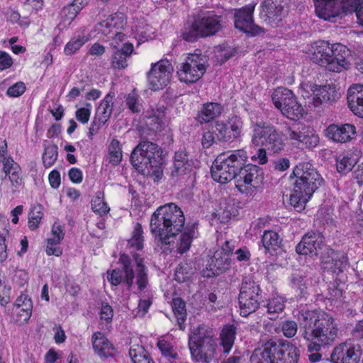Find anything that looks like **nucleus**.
Masks as SVG:
<instances>
[{"mask_svg":"<svg viewBox=\"0 0 363 363\" xmlns=\"http://www.w3.org/2000/svg\"><path fill=\"white\" fill-rule=\"evenodd\" d=\"M185 218L183 211L175 203H169L160 206L153 213L150 219V231L162 243L168 245L169 238L181 232L177 242V250L181 254L187 252L193 240L196 238L197 223H189L184 228Z\"/></svg>","mask_w":363,"mask_h":363,"instance_id":"1","label":"nucleus"},{"mask_svg":"<svg viewBox=\"0 0 363 363\" xmlns=\"http://www.w3.org/2000/svg\"><path fill=\"white\" fill-rule=\"evenodd\" d=\"M298 320L301 336L308 342L310 352L320 351L337 337V324L330 313L316 309L302 311L298 312Z\"/></svg>","mask_w":363,"mask_h":363,"instance_id":"2","label":"nucleus"},{"mask_svg":"<svg viewBox=\"0 0 363 363\" xmlns=\"http://www.w3.org/2000/svg\"><path fill=\"white\" fill-rule=\"evenodd\" d=\"M118 267L108 270L107 280L112 286L122 285L131 291L135 284L139 291L147 288L149 284L148 269L144 264V259L135 253L131 258L123 253L120 255Z\"/></svg>","mask_w":363,"mask_h":363,"instance_id":"3","label":"nucleus"},{"mask_svg":"<svg viewBox=\"0 0 363 363\" xmlns=\"http://www.w3.org/2000/svg\"><path fill=\"white\" fill-rule=\"evenodd\" d=\"M292 177L295 178V181L290 203L297 211H301L313 193L323 184L324 179L308 162L297 164L290 175V178Z\"/></svg>","mask_w":363,"mask_h":363,"instance_id":"4","label":"nucleus"},{"mask_svg":"<svg viewBox=\"0 0 363 363\" xmlns=\"http://www.w3.org/2000/svg\"><path fill=\"white\" fill-rule=\"evenodd\" d=\"M130 161L133 167L143 176L155 182L163 176L162 150L157 144L141 141L132 151Z\"/></svg>","mask_w":363,"mask_h":363,"instance_id":"5","label":"nucleus"},{"mask_svg":"<svg viewBox=\"0 0 363 363\" xmlns=\"http://www.w3.org/2000/svg\"><path fill=\"white\" fill-rule=\"evenodd\" d=\"M300 350L286 340H268L260 348L253 351L251 363H298Z\"/></svg>","mask_w":363,"mask_h":363,"instance_id":"6","label":"nucleus"},{"mask_svg":"<svg viewBox=\"0 0 363 363\" xmlns=\"http://www.w3.org/2000/svg\"><path fill=\"white\" fill-rule=\"evenodd\" d=\"M348 52L347 47L340 43L330 44L328 41L320 40L311 45V59L328 71L340 72L349 67L346 59Z\"/></svg>","mask_w":363,"mask_h":363,"instance_id":"7","label":"nucleus"},{"mask_svg":"<svg viewBox=\"0 0 363 363\" xmlns=\"http://www.w3.org/2000/svg\"><path fill=\"white\" fill-rule=\"evenodd\" d=\"M188 347L192 361L210 363L217 358L218 347L213 332L207 326L199 325L191 330L189 335Z\"/></svg>","mask_w":363,"mask_h":363,"instance_id":"8","label":"nucleus"},{"mask_svg":"<svg viewBox=\"0 0 363 363\" xmlns=\"http://www.w3.org/2000/svg\"><path fill=\"white\" fill-rule=\"evenodd\" d=\"M242 120L236 115L228 117L225 121H216L203 130L201 138L202 147H211L213 144L232 143L239 138L242 129Z\"/></svg>","mask_w":363,"mask_h":363,"instance_id":"9","label":"nucleus"},{"mask_svg":"<svg viewBox=\"0 0 363 363\" xmlns=\"http://www.w3.org/2000/svg\"><path fill=\"white\" fill-rule=\"evenodd\" d=\"M223 16L213 11H201L194 17L191 24L185 26L181 32L182 38L189 43L211 36L221 30Z\"/></svg>","mask_w":363,"mask_h":363,"instance_id":"10","label":"nucleus"},{"mask_svg":"<svg viewBox=\"0 0 363 363\" xmlns=\"http://www.w3.org/2000/svg\"><path fill=\"white\" fill-rule=\"evenodd\" d=\"M315 13L319 18L327 21L347 13L356 12L363 26V4L362 0H313Z\"/></svg>","mask_w":363,"mask_h":363,"instance_id":"11","label":"nucleus"},{"mask_svg":"<svg viewBox=\"0 0 363 363\" xmlns=\"http://www.w3.org/2000/svg\"><path fill=\"white\" fill-rule=\"evenodd\" d=\"M251 142L255 146L264 147L272 154L280 153L286 146L281 133L267 122L256 123L253 125Z\"/></svg>","mask_w":363,"mask_h":363,"instance_id":"12","label":"nucleus"},{"mask_svg":"<svg viewBox=\"0 0 363 363\" xmlns=\"http://www.w3.org/2000/svg\"><path fill=\"white\" fill-rule=\"evenodd\" d=\"M208 66V57L200 53L189 54L185 61L180 65L177 74L181 82L194 83L206 72Z\"/></svg>","mask_w":363,"mask_h":363,"instance_id":"13","label":"nucleus"},{"mask_svg":"<svg viewBox=\"0 0 363 363\" xmlns=\"http://www.w3.org/2000/svg\"><path fill=\"white\" fill-rule=\"evenodd\" d=\"M272 99L275 107L286 118L297 120L302 117L303 108L290 89L277 88L272 94Z\"/></svg>","mask_w":363,"mask_h":363,"instance_id":"14","label":"nucleus"},{"mask_svg":"<svg viewBox=\"0 0 363 363\" xmlns=\"http://www.w3.org/2000/svg\"><path fill=\"white\" fill-rule=\"evenodd\" d=\"M255 7V5L250 4L235 10L234 13L235 27L250 36H256L265 33L263 28L254 23Z\"/></svg>","mask_w":363,"mask_h":363,"instance_id":"15","label":"nucleus"},{"mask_svg":"<svg viewBox=\"0 0 363 363\" xmlns=\"http://www.w3.org/2000/svg\"><path fill=\"white\" fill-rule=\"evenodd\" d=\"M264 180L263 169L252 164H247L236 177L235 186L239 191L247 192L252 188L257 189Z\"/></svg>","mask_w":363,"mask_h":363,"instance_id":"16","label":"nucleus"},{"mask_svg":"<svg viewBox=\"0 0 363 363\" xmlns=\"http://www.w3.org/2000/svg\"><path fill=\"white\" fill-rule=\"evenodd\" d=\"M173 67L169 61L161 60L152 64L147 79L152 89L157 91L165 87L169 82Z\"/></svg>","mask_w":363,"mask_h":363,"instance_id":"17","label":"nucleus"},{"mask_svg":"<svg viewBox=\"0 0 363 363\" xmlns=\"http://www.w3.org/2000/svg\"><path fill=\"white\" fill-rule=\"evenodd\" d=\"M362 351L358 344L345 342L335 346L330 354L332 363H358Z\"/></svg>","mask_w":363,"mask_h":363,"instance_id":"18","label":"nucleus"},{"mask_svg":"<svg viewBox=\"0 0 363 363\" xmlns=\"http://www.w3.org/2000/svg\"><path fill=\"white\" fill-rule=\"evenodd\" d=\"M261 7L260 18L272 27L277 26L286 15L281 0H264Z\"/></svg>","mask_w":363,"mask_h":363,"instance_id":"19","label":"nucleus"},{"mask_svg":"<svg viewBox=\"0 0 363 363\" xmlns=\"http://www.w3.org/2000/svg\"><path fill=\"white\" fill-rule=\"evenodd\" d=\"M324 237L319 232H309L303 236L300 242L296 247L298 254L316 256L318 249H321Z\"/></svg>","mask_w":363,"mask_h":363,"instance_id":"20","label":"nucleus"},{"mask_svg":"<svg viewBox=\"0 0 363 363\" xmlns=\"http://www.w3.org/2000/svg\"><path fill=\"white\" fill-rule=\"evenodd\" d=\"M325 136L335 143L350 142L357 136L356 127L350 123L330 124L325 129Z\"/></svg>","mask_w":363,"mask_h":363,"instance_id":"21","label":"nucleus"},{"mask_svg":"<svg viewBox=\"0 0 363 363\" xmlns=\"http://www.w3.org/2000/svg\"><path fill=\"white\" fill-rule=\"evenodd\" d=\"M91 344L94 353L101 359L114 357L115 347L101 332H95L92 335Z\"/></svg>","mask_w":363,"mask_h":363,"instance_id":"22","label":"nucleus"},{"mask_svg":"<svg viewBox=\"0 0 363 363\" xmlns=\"http://www.w3.org/2000/svg\"><path fill=\"white\" fill-rule=\"evenodd\" d=\"M1 163L4 176L1 177V179L4 180L8 177L12 186L16 189L18 188L23 183L20 165L13 160L12 157L4 158Z\"/></svg>","mask_w":363,"mask_h":363,"instance_id":"23","label":"nucleus"},{"mask_svg":"<svg viewBox=\"0 0 363 363\" xmlns=\"http://www.w3.org/2000/svg\"><path fill=\"white\" fill-rule=\"evenodd\" d=\"M124 16L122 13H115L109 15L106 19L99 23L97 30L106 36L110 37L118 30H121L125 26Z\"/></svg>","mask_w":363,"mask_h":363,"instance_id":"24","label":"nucleus"},{"mask_svg":"<svg viewBox=\"0 0 363 363\" xmlns=\"http://www.w3.org/2000/svg\"><path fill=\"white\" fill-rule=\"evenodd\" d=\"M347 104L356 116L363 118V84L352 85L347 91Z\"/></svg>","mask_w":363,"mask_h":363,"instance_id":"25","label":"nucleus"},{"mask_svg":"<svg viewBox=\"0 0 363 363\" xmlns=\"http://www.w3.org/2000/svg\"><path fill=\"white\" fill-rule=\"evenodd\" d=\"M230 264L231 259L229 257L223 255L222 252L216 251L207 264L206 269L211 272L207 276H218L228 269Z\"/></svg>","mask_w":363,"mask_h":363,"instance_id":"26","label":"nucleus"},{"mask_svg":"<svg viewBox=\"0 0 363 363\" xmlns=\"http://www.w3.org/2000/svg\"><path fill=\"white\" fill-rule=\"evenodd\" d=\"M111 66L113 69H123L128 67V59L133 53L134 48L132 43H124L121 48H114Z\"/></svg>","mask_w":363,"mask_h":363,"instance_id":"27","label":"nucleus"},{"mask_svg":"<svg viewBox=\"0 0 363 363\" xmlns=\"http://www.w3.org/2000/svg\"><path fill=\"white\" fill-rule=\"evenodd\" d=\"M193 160L190 158L189 154L184 151H178L175 152L174 167L172 170V177H179L185 174L191 170Z\"/></svg>","mask_w":363,"mask_h":363,"instance_id":"28","label":"nucleus"},{"mask_svg":"<svg viewBox=\"0 0 363 363\" xmlns=\"http://www.w3.org/2000/svg\"><path fill=\"white\" fill-rule=\"evenodd\" d=\"M223 111V108L220 104L208 102L203 105L196 119L201 124L209 123L220 116Z\"/></svg>","mask_w":363,"mask_h":363,"instance_id":"29","label":"nucleus"},{"mask_svg":"<svg viewBox=\"0 0 363 363\" xmlns=\"http://www.w3.org/2000/svg\"><path fill=\"white\" fill-rule=\"evenodd\" d=\"M360 151L355 149L347 152L344 155L339 156L336 160L337 170L340 173L346 174L350 172L358 162Z\"/></svg>","mask_w":363,"mask_h":363,"instance_id":"30","label":"nucleus"},{"mask_svg":"<svg viewBox=\"0 0 363 363\" xmlns=\"http://www.w3.org/2000/svg\"><path fill=\"white\" fill-rule=\"evenodd\" d=\"M262 301L250 296L249 294H245L240 291L238 296V303L240 310V315L247 317L250 314L255 312L260 306Z\"/></svg>","mask_w":363,"mask_h":363,"instance_id":"31","label":"nucleus"},{"mask_svg":"<svg viewBox=\"0 0 363 363\" xmlns=\"http://www.w3.org/2000/svg\"><path fill=\"white\" fill-rule=\"evenodd\" d=\"M237 333V328L233 324H228L224 325L220 335V345L223 347L224 354H228L231 350Z\"/></svg>","mask_w":363,"mask_h":363,"instance_id":"32","label":"nucleus"},{"mask_svg":"<svg viewBox=\"0 0 363 363\" xmlns=\"http://www.w3.org/2000/svg\"><path fill=\"white\" fill-rule=\"evenodd\" d=\"M347 257L344 253L331 251V259L323 262V268L331 270L333 273L338 274L343 271L347 265Z\"/></svg>","mask_w":363,"mask_h":363,"instance_id":"33","label":"nucleus"},{"mask_svg":"<svg viewBox=\"0 0 363 363\" xmlns=\"http://www.w3.org/2000/svg\"><path fill=\"white\" fill-rule=\"evenodd\" d=\"M223 153L227 156L226 158L231 162L232 166L238 174L247 164L246 163L248 156L247 152L243 149L230 150Z\"/></svg>","mask_w":363,"mask_h":363,"instance_id":"34","label":"nucleus"},{"mask_svg":"<svg viewBox=\"0 0 363 363\" xmlns=\"http://www.w3.org/2000/svg\"><path fill=\"white\" fill-rule=\"evenodd\" d=\"M282 238L274 230H265L262 237V243L266 252L271 254L282 246Z\"/></svg>","mask_w":363,"mask_h":363,"instance_id":"35","label":"nucleus"},{"mask_svg":"<svg viewBox=\"0 0 363 363\" xmlns=\"http://www.w3.org/2000/svg\"><path fill=\"white\" fill-rule=\"evenodd\" d=\"M240 291L249 294L250 296L263 301L262 290L259 284L250 276L242 278Z\"/></svg>","mask_w":363,"mask_h":363,"instance_id":"36","label":"nucleus"},{"mask_svg":"<svg viewBox=\"0 0 363 363\" xmlns=\"http://www.w3.org/2000/svg\"><path fill=\"white\" fill-rule=\"evenodd\" d=\"M113 94H108L97 108L96 117L100 118L101 122L106 123L109 119L113 111Z\"/></svg>","mask_w":363,"mask_h":363,"instance_id":"37","label":"nucleus"},{"mask_svg":"<svg viewBox=\"0 0 363 363\" xmlns=\"http://www.w3.org/2000/svg\"><path fill=\"white\" fill-rule=\"evenodd\" d=\"M212 178L220 184H225L233 179V174L223 164H216V159L211 168Z\"/></svg>","mask_w":363,"mask_h":363,"instance_id":"38","label":"nucleus"},{"mask_svg":"<svg viewBox=\"0 0 363 363\" xmlns=\"http://www.w3.org/2000/svg\"><path fill=\"white\" fill-rule=\"evenodd\" d=\"M172 308L180 330H184L186 319V303L181 298H173Z\"/></svg>","mask_w":363,"mask_h":363,"instance_id":"39","label":"nucleus"},{"mask_svg":"<svg viewBox=\"0 0 363 363\" xmlns=\"http://www.w3.org/2000/svg\"><path fill=\"white\" fill-rule=\"evenodd\" d=\"M285 299L280 296H273L268 299L267 303L264 305L267 309V313L272 316L269 318L271 320H274L277 314L283 311L285 308Z\"/></svg>","mask_w":363,"mask_h":363,"instance_id":"40","label":"nucleus"},{"mask_svg":"<svg viewBox=\"0 0 363 363\" xmlns=\"http://www.w3.org/2000/svg\"><path fill=\"white\" fill-rule=\"evenodd\" d=\"M143 230L140 223H137L132 233V236L128 240L127 247L133 250H141L143 248Z\"/></svg>","mask_w":363,"mask_h":363,"instance_id":"41","label":"nucleus"},{"mask_svg":"<svg viewBox=\"0 0 363 363\" xmlns=\"http://www.w3.org/2000/svg\"><path fill=\"white\" fill-rule=\"evenodd\" d=\"M92 211L100 215L105 216L110 211V208L104 201V194L101 191H97L91 202Z\"/></svg>","mask_w":363,"mask_h":363,"instance_id":"42","label":"nucleus"},{"mask_svg":"<svg viewBox=\"0 0 363 363\" xmlns=\"http://www.w3.org/2000/svg\"><path fill=\"white\" fill-rule=\"evenodd\" d=\"M238 210L233 201L224 200L220 203V211L218 213V218L223 223H226L232 217H235Z\"/></svg>","mask_w":363,"mask_h":363,"instance_id":"43","label":"nucleus"},{"mask_svg":"<svg viewBox=\"0 0 363 363\" xmlns=\"http://www.w3.org/2000/svg\"><path fill=\"white\" fill-rule=\"evenodd\" d=\"M306 277L304 273L301 271H296L291 274V283L292 286L299 291L298 296L300 298L305 296L307 291Z\"/></svg>","mask_w":363,"mask_h":363,"instance_id":"44","label":"nucleus"},{"mask_svg":"<svg viewBox=\"0 0 363 363\" xmlns=\"http://www.w3.org/2000/svg\"><path fill=\"white\" fill-rule=\"evenodd\" d=\"M157 346L162 355L167 358L171 363L179 359V354L171 342L164 339H160L158 340Z\"/></svg>","mask_w":363,"mask_h":363,"instance_id":"45","label":"nucleus"},{"mask_svg":"<svg viewBox=\"0 0 363 363\" xmlns=\"http://www.w3.org/2000/svg\"><path fill=\"white\" fill-rule=\"evenodd\" d=\"M123 153L121 145L117 139H113L108 147V162L114 166L118 165L122 160Z\"/></svg>","mask_w":363,"mask_h":363,"instance_id":"46","label":"nucleus"},{"mask_svg":"<svg viewBox=\"0 0 363 363\" xmlns=\"http://www.w3.org/2000/svg\"><path fill=\"white\" fill-rule=\"evenodd\" d=\"M58 147L55 144L45 145L42 160L43 166L45 168L52 167L57 160Z\"/></svg>","mask_w":363,"mask_h":363,"instance_id":"47","label":"nucleus"},{"mask_svg":"<svg viewBox=\"0 0 363 363\" xmlns=\"http://www.w3.org/2000/svg\"><path fill=\"white\" fill-rule=\"evenodd\" d=\"M129 355L133 363H154L148 352L143 347H131Z\"/></svg>","mask_w":363,"mask_h":363,"instance_id":"48","label":"nucleus"},{"mask_svg":"<svg viewBox=\"0 0 363 363\" xmlns=\"http://www.w3.org/2000/svg\"><path fill=\"white\" fill-rule=\"evenodd\" d=\"M88 41L84 34L74 35L65 45L64 52L66 55H72L80 49Z\"/></svg>","mask_w":363,"mask_h":363,"instance_id":"49","label":"nucleus"},{"mask_svg":"<svg viewBox=\"0 0 363 363\" xmlns=\"http://www.w3.org/2000/svg\"><path fill=\"white\" fill-rule=\"evenodd\" d=\"M9 228L8 222L0 221V262H4L8 257L6 240L9 233Z\"/></svg>","mask_w":363,"mask_h":363,"instance_id":"50","label":"nucleus"},{"mask_svg":"<svg viewBox=\"0 0 363 363\" xmlns=\"http://www.w3.org/2000/svg\"><path fill=\"white\" fill-rule=\"evenodd\" d=\"M318 95L322 97L325 103L331 104L336 101L340 96V94L336 91L335 87L330 85H325L318 91Z\"/></svg>","mask_w":363,"mask_h":363,"instance_id":"51","label":"nucleus"},{"mask_svg":"<svg viewBox=\"0 0 363 363\" xmlns=\"http://www.w3.org/2000/svg\"><path fill=\"white\" fill-rule=\"evenodd\" d=\"M237 53V50L225 45H219L217 48L216 57L219 65H223Z\"/></svg>","mask_w":363,"mask_h":363,"instance_id":"52","label":"nucleus"},{"mask_svg":"<svg viewBox=\"0 0 363 363\" xmlns=\"http://www.w3.org/2000/svg\"><path fill=\"white\" fill-rule=\"evenodd\" d=\"M42 210L41 205H37L32 208L28 216V227L30 230H35L38 227L43 216Z\"/></svg>","mask_w":363,"mask_h":363,"instance_id":"53","label":"nucleus"},{"mask_svg":"<svg viewBox=\"0 0 363 363\" xmlns=\"http://www.w3.org/2000/svg\"><path fill=\"white\" fill-rule=\"evenodd\" d=\"M15 306L24 307L26 313L23 314L24 320H29L32 313L33 303L32 301L27 295L21 294L14 303Z\"/></svg>","mask_w":363,"mask_h":363,"instance_id":"54","label":"nucleus"},{"mask_svg":"<svg viewBox=\"0 0 363 363\" xmlns=\"http://www.w3.org/2000/svg\"><path fill=\"white\" fill-rule=\"evenodd\" d=\"M125 104L133 113L140 112L142 104L140 103V97L135 89L127 95Z\"/></svg>","mask_w":363,"mask_h":363,"instance_id":"55","label":"nucleus"},{"mask_svg":"<svg viewBox=\"0 0 363 363\" xmlns=\"http://www.w3.org/2000/svg\"><path fill=\"white\" fill-rule=\"evenodd\" d=\"M92 106L89 103H85V106L77 110L75 117L78 121L85 124L90 118Z\"/></svg>","mask_w":363,"mask_h":363,"instance_id":"56","label":"nucleus"},{"mask_svg":"<svg viewBox=\"0 0 363 363\" xmlns=\"http://www.w3.org/2000/svg\"><path fill=\"white\" fill-rule=\"evenodd\" d=\"M281 330L284 335L286 337H293L297 333L298 325L294 320H285L282 323Z\"/></svg>","mask_w":363,"mask_h":363,"instance_id":"57","label":"nucleus"},{"mask_svg":"<svg viewBox=\"0 0 363 363\" xmlns=\"http://www.w3.org/2000/svg\"><path fill=\"white\" fill-rule=\"evenodd\" d=\"M218 242L220 246V252H222L223 255H227L228 257L233 253L237 243L235 240L227 238L223 242V239H218Z\"/></svg>","mask_w":363,"mask_h":363,"instance_id":"58","label":"nucleus"},{"mask_svg":"<svg viewBox=\"0 0 363 363\" xmlns=\"http://www.w3.org/2000/svg\"><path fill=\"white\" fill-rule=\"evenodd\" d=\"M26 90V86L24 82H18L9 86L6 91V94L9 97H18L21 96Z\"/></svg>","mask_w":363,"mask_h":363,"instance_id":"59","label":"nucleus"},{"mask_svg":"<svg viewBox=\"0 0 363 363\" xmlns=\"http://www.w3.org/2000/svg\"><path fill=\"white\" fill-rule=\"evenodd\" d=\"M164 111L160 113L158 116L153 115L148 118L146 124L147 127L150 128V130L154 132L161 130L162 127V120L160 116L162 115Z\"/></svg>","mask_w":363,"mask_h":363,"instance_id":"60","label":"nucleus"},{"mask_svg":"<svg viewBox=\"0 0 363 363\" xmlns=\"http://www.w3.org/2000/svg\"><path fill=\"white\" fill-rule=\"evenodd\" d=\"M301 128V125L297 124H294L291 126L286 125L284 128V135H285L287 139L296 142L299 136Z\"/></svg>","mask_w":363,"mask_h":363,"instance_id":"61","label":"nucleus"},{"mask_svg":"<svg viewBox=\"0 0 363 363\" xmlns=\"http://www.w3.org/2000/svg\"><path fill=\"white\" fill-rule=\"evenodd\" d=\"M113 316V310L112 307L108 303L102 302L100 310V318L102 320L110 323L112 321Z\"/></svg>","mask_w":363,"mask_h":363,"instance_id":"62","label":"nucleus"},{"mask_svg":"<svg viewBox=\"0 0 363 363\" xmlns=\"http://www.w3.org/2000/svg\"><path fill=\"white\" fill-rule=\"evenodd\" d=\"M319 143V137L317 134L315 133L313 130L309 129L308 133L306 134V137L303 141V145H304L306 148H313L318 145Z\"/></svg>","mask_w":363,"mask_h":363,"instance_id":"63","label":"nucleus"},{"mask_svg":"<svg viewBox=\"0 0 363 363\" xmlns=\"http://www.w3.org/2000/svg\"><path fill=\"white\" fill-rule=\"evenodd\" d=\"M89 0H74L69 6V13L72 15L70 18H75L78 12L88 4Z\"/></svg>","mask_w":363,"mask_h":363,"instance_id":"64","label":"nucleus"}]
</instances>
